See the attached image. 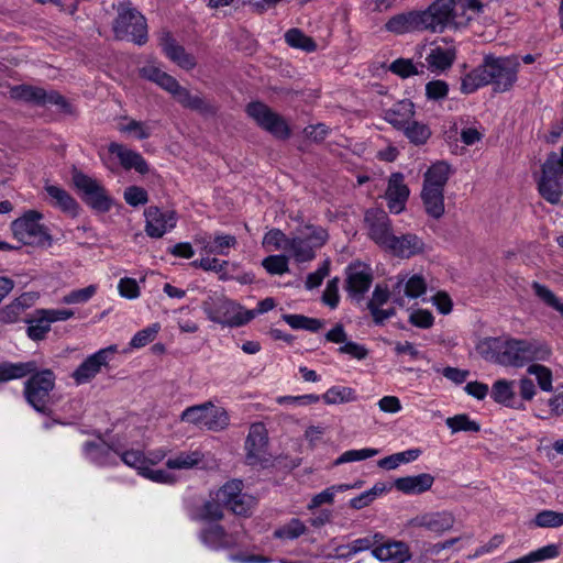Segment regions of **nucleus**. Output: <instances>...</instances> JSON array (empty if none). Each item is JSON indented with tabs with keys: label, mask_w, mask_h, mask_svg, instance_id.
<instances>
[{
	"label": "nucleus",
	"mask_w": 563,
	"mask_h": 563,
	"mask_svg": "<svg viewBox=\"0 0 563 563\" xmlns=\"http://www.w3.org/2000/svg\"><path fill=\"white\" fill-rule=\"evenodd\" d=\"M520 68L516 55H485L483 62L461 79V92L471 95L485 86H493L495 92L509 91L518 79Z\"/></svg>",
	"instance_id": "f257e3e1"
},
{
	"label": "nucleus",
	"mask_w": 563,
	"mask_h": 563,
	"mask_svg": "<svg viewBox=\"0 0 563 563\" xmlns=\"http://www.w3.org/2000/svg\"><path fill=\"white\" fill-rule=\"evenodd\" d=\"M243 482L232 479L222 485L218 490L210 493L209 499L202 505H188V517L194 521L218 522L223 519L224 509L231 510L238 516H249L255 499L242 493Z\"/></svg>",
	"instance_id": "f03ea898"
},
{
	"label": "nucleus",
	"mask_w": 563,
	"mask_h": 563,
	"mask_svg": "<svg viewBox=\"0 0 563 563\" xmlns=\"http://www.w3.org/2000/svg\"><path fill=\"white\" fill-rule=\"evenodd\" d=\"M481 356L503 366L522 367L533 361H545L551 351L544 344L509 338H485L477 344Z\"/></svg>",
	"instance_id": "7ed1b4c3"
},
{
	"label": "nucleus",
	"mask_w": 563,
	"mask_h": 563,
	"mask_svg": "<svg viewBox=\"0 0 563 563\" xmlns=\"http://www.w3.org/2000/svg\"><path fill=\"white\" fill-rule=\"evenodd\" d=\"M29 378L23 384L25 401L37 412L48 415L51 412V393L55 388L56 375L51 368L40 369L35 361V371L29 373Z\"/></svg>",
	"instance_id": "20e7f679"
},
{
	"label": "nucleus",
	"mask_w": 563,
	"mask_h": 563,
	"mask_svg": "<svg viewBox=\"0 0 563 563\" xmlns=\"http://www.w3.org/2000/svg\"><path fill=\"white\" fill-rule=\"evenodd\" d=\"M118 15L113 21L112 31L117 40H125L137 45L147 42V23L130 1L120 2L117 7Z\"/></svg>",
	"instance_id": "39448f33"
},
{
	"label": "nucleus",
	"mask_w": 563,
	"mask_h": 563,
	"mask_svg": "<svg viewBox=\"0 0 563 563\" xmlns=\"http://www.w3.org/2000/svg\"><path fill=\"white\" fill-rule=\"evenodd\" d=\"M421 19L424 31L442 33L446 29H459L471 21L460 18L456 0H434L426 10H421Z\"/></svg>",
	"instance_id": "423d86ee"
},
{
	"label": "nucleus",
	"mask_w": 563,
	"mask_h": 563,
	"mask_svg": "<svg viewBox=\"0 0 563 563\" xmlns=\"http://www.w3.org/2000/svg\"><path fill=\"white\" fill-rule=\"evenodd\" d=\"M180 421L220 432L229 427L230 416L223 407H217L212 401H206L187 407L180 415Z\"/></svg>",
	"instance_id": "0eeeda50"
},
{
	"label": "nucleus",
	"mask_w": 563,
	"mask_h": 563,
	"mask_svg": "<svg viewBox=\"0 0 563 563\" xmlns=\"http://www.w3.org/2000/svg\"><path fill=\"white\" fill-rule=\"evenodd\" d=\"M42 213L30 210L12 222L14 236L26 245L49 247L53 239L48 229L41 223Z\"/></svg>",
	"instance_id": "6e6552de"
},
{
	"label": "nucleus",
	"mask_w": 563,
	"mask_h": 563,
	"mask_svg": "<svg viewBox=\"0 0 563 563\" xmlns=\"http://www.w3.org/2000/svg\"><path fill=\"white\" fill-rule=\"evenodd\" d=\"M300 235L291 238L285 245V250L291 254L298 263L310 262L316 257V250L322 247L329 234L322 227L307 225Z\"/></svg>",
	"instance_id": "1a4fd4ad"
},
{
	"label": "nucleus",
	"mask_w": 563,
	"mask_h": 563,
	"mask_svg": "<svg viewBox=\"0 0 563 563\" xmlns=\"http://www.w3.org/2000/svg\"><path fill=\"white\" fill-rule=\"evenodd\" d=\"M202 310L210 321L224 327L238 328L247 323L244 307L224 297L203 301Z\"/></svg>",
	"instance_id": "9d476101"
},
{
	"label": "nucleus",
	"mask_w": 563,
	"mask_h": 563,
	"mask_svg": "<svg viewBox=\"0 0 563 563\" xmlns=\"http://www.w3.org/2000/svg\"><path fill=\"white\" fill-rule=\"evenodd\" d=\"M74 186L81 195V199L93 210L108 212L112 206V199L104 187L95 178L74 169L71 174Z\"/></svg>",
	"instance_id": "9b49d317"
},
{
	"label": "nucleus",
	"mask_w": 563,
	"mask_h": 563,
	"mask_svg": "<svg viewBox=\"0 0 563 563\" xmlns=\"http://www.w3.org/2000/svg\"><path fill=\"white\" fill-rule=\"evenodd\" d=\"M246 113L256 124L278 140L290 136V128L285 119L263 102L254 101L246 106Z\"/></svg>",
	"instance_id": "f8f14e48"
},
{
	"label": "nucleus",
	"mask_w": 563,
	"mask_h": 563,
	"mask_svg": "<svg viewBox=\"0 0 563 563\" xmlns=\"http://www.w3.org/2000/svg\"><path fill=\"white\" fill-rule=\"evenodd\" d=\"M11 96L16 100L30 102L35 106L44 107L48 104H55L60 109L62 112L66 114L74 113L73 106L59 92L55 90L46 91L40 87L20 85L11 89Z\"/></svg>",
	"instance_id": "ddd939ff"
},
{
	"label": "nucleus",
	"mask_w": 563,
	"mask_h": 563,
	"mask_svg": "<svg viewBox=\"0 0 563 563\" xmlns=\"http://www.w3.org/2000/svg\"><path fill=\"white\" fill-rule=\"evenodd\" d=\"M345 289L350 297L360 302L372 286L373 272L369 265L353 262L345 269Z\"/></svg>",
	"instance_id": "4468645a"
},
{
	"label": "nucleus",
	"mask_w": 563,
	"mask_h": 563,
	"mask_svg": "<svg viewBox=\"0 0 563 563\" xmlns=\"http://www.w3.org/2000/svg\"><path fill=\"white\" fill-rule=\"evenodd\" d=\"M364 223L368 238L377 245L387 249L394 234L391 221L385 210L372 208L366 210Z\"/></svg>",
	"instance_id": "2eb2a0df"
},
{
	"label": "nucleus",
	"mask_w": 563,
	"mask_h": 563,
	"mask_svg": "<svg viewBox=\"0 0 563 563\" xmlns=\"http://www.w3.org/2000/svg\"><path fill=\"white\" fill-rule=\"evenodd\" d=\"M118 352V345L112 344L104 349H100L96 353L88 356L73 373V378L80 385L90 382L101 371L102 366H107L109 361Z\"/></svg>",
	"instance_id": "dca6fc26"
},
{
	"label": "nucleus",
	"mask_w": 563,
	"mask_h": 563,
	"mask_svg": "<svg viewBox=\"0 0 563 563\" xmlns=\"http://www.w3.org/2000/svg\"><path fill=\"white\" fill-rule=\"evenodd\" d=\"M268 432L264 423H252L245 439V462L247 465H256L266 461Z\"/></svg>",
	"instance_id": "f3484780"
},
{
	"label": "nucleus",
	"mask_w": 563,
	"mask_h": 563,
	"mask_svg": "<svg viewBox=\"0 0 563 563\" xmlns=\"http://www.w3.org/2000/svg\"><path fill=\"white\" fill-rule=\"evenodd\" d=\"M146 220L145 232L150 238L159 239L176 227L175 211H162L156 206H150L144 211Z\"/></svg>",
	"instance_id": "a211bd4d"
},
{
	"label": "nucleus",
	"mask_w": 563,
	"mask_h": 563,
	"mask_svg": "<svg viewBox=\"0 0 563 563\" xmlns=\"http://www.w3.org/2000/svg\"><path fill=\"white\" fill-rule=\"evenodd\" d=\"M427 291V283L421 275L399 274L397 282L391 288L393 300L396 305L404 307L405 298L416 299Z\"/></svg>",
	"instance_id": "6ab92c4d"
},
{
	"label": "nucleus",
	"mask_w": 563,
	"mask_h": 563,
	"mask_svg": "<svg viewBox=\"0 0 563 563\" xmlns=\"http://www.w3.org/2000/svg\"><path fill=\"white\" fill-rule=\"evenodd\" d=\"M114 449L103 439L86 441L82 445V455L90 463L103 467L117 465Z\"/></svg>",
	"instance_id": "aec40b11"
},
{
	"label": "nucleus",
	"mask_w": 563,
	"mask_h": 563,
	"mask_svg": "<svg viewBox=\"0 0 563 563\" xmlns=\"http://www.w3.org/2000/svg\"><path fill=\"white\" fill-rule=\"evenodd\" d=\"M409 194L410 190L404 181V175L401 173L391 174L386 190V199L390 212L400 213L405 209Z\"/></svg>",
	"instance_id": "412c9836"
},
{
	"label": "nucleus",
	"mask_w": 563,
	"mask_h": 563,
	"mask_svg": "<svg viewBox=\"0 0 563 563\" xmlns=\"http://www.w3.org/2000/svg\"><path fill=\"white\" fill-rule=\"evenodd\" d=\"M562 174L558 172H548L545 165H542V174L538 180V191L540 196L551 205H559L563 196L561 183Z\"/></svg>",
	"instance_id": "4be33fe9"
},
{
	"label": "nucleus",
	"mask_w": 563,
	"mask_h": 563,
	"mask_svg": "<svg viewBox=\"0 0 563 563\" xmlns=\"http://www.w3.org/2000/svg\"><path fill=\"white\" fill-rule=\"evenodd\" d=\"M387 250L398 257L410 258L424 251V242L420 236L412 233L400 236L394 235Z\"/></svg>",
	"instance_id": "5701e85b"
},
{
	"label": "nucleus",
	"mask_w": 563,
	"mask_h": 563,
	"mask_svg": "<svg viewBox=\"0 0 563 563\" xmlns=\"http://www.w3.org/2000/svg\"><path fill=\"white\" fill-rule=\"evenodd\" d=\"M420 11L404 12L391 16L385 23V30L397 35L424 31Z\"/></svg>",
	"instance_id": "b1692460"
},
{
	"label": "nucleus",
	"mask_w": 563,
	"mask_h": 563,
	"mask_svg": "<svg viewBox=\"0 0 563 563\" xmlns=\"http://www.w3.org/2000/svg\"><path fill=\"white\" fill-rule=\"evenodd\" d=\"M161 46L165 55L179 67L190 70L196 67V58L186 52L184 46L177 44L169 32H164L161 37Z\"/></svg>",
	"instance_id": "393cba45"
},
{
	"label": "nucleus",
	"mask_w": 563,
	"mask_h": 563,
	"mask_svg": "<svg viewBox=\"0 0 563 563\" xmlns=\"http://www.w3.org/2000/svg\"><path fill=\"white\" fill-rule=\"evenodd\" d=\"M372 554L378 561H391L394 563H405L411 559L409 547L402 541L384 540L373 549Z\"/></svg>",
	"instance_id": "a878e982"
},
{
	"label": "nucleus",
	"mask_w": 563,
	"mask_h": 563,
	"mask_svg": "<svg viewBox=\"0 0 563 563\" xmlns=\"http://www.w3.org/2000/svg\"><path fill=\"white\" fill-rule=\"evenodd\" d=\"M454 521L455 519L451 512L440 511L418 516L411 520V525L441 534L450 530L453 527Z\"/></svg>",
	"instance_id": "bb28decb"
},
{
	"label": "nucleus",
	"mask_w": 563,
	"mask_h": 563,
	"mask_svg": "<svg viewBox=\"0 0 563 563\" xmlns=\"http://www.w3.org/2000/svg\"><path fill=\"white\" fill-rule=\"evenodd\" d=\"M108 151L119 158L120 164L124 169L129 170L133 168L142 175L148 173V165L140 153L129 150L122 144L115 142L109 144Z\"/></svg>",
	"instance_id": "cd10ccee"
},
{
	"label": "nucleus",
	"mask_w": 563,
	"mask_h": 563,
	"mask_svg": "<svg viewBox=\"0 0 563 563\" xmlns=\"http://www.w3.org/2000/svg\"><path fill=\"white\" fill-rule=\"evenodd\" d=\"M199 540L209 549L221 550L234 545V540L219 523H211L199 532Z\"/></svg>",
	"instance_id": "c85d7f7f"
},
{
	"label": "nucleus",
	"mask_w": 563,
	"mask_h": 563,
	"mask_svg": "<svg viewBox=\"0 0 563 563\" xmlns=\"http://www.w3.org/2000/svg\"><path fill=\"white\" fill-rule=\"evenodd\" d=\"M434 477L429 473L404 476L395 479L394 487L405 495H421L431 489Z\"/></svg>",
	"instance_id": "c756f323"
},
{
	"label": "nucleus",
	"mask_w": 563,
	"mask_h": 563,
	"mask_svg": "<svg viewBox=\"0 0 563 563\" xmlns=\"http://www.w3.org/2000/svg\"><path fill=\"white\" fill-rule=\"evenodd\" d=\"M453 169L450 164L444 161L433 163L423 175V189L434 188L440 191H444V187L448 184Z\"/></svg>",
	"instance_id": "7c9ffc66"
},
{
	"label": "nucleus",
	"mask_w": 563,
	"mask_h": 563,
	"mask_svg": "<svg viewBox=\"0 0 563 563\" xmlns=\"http://www.w3.org/2000/svg\"><path fill=\"white\" fill-rule=\"evenodd\" d=\"M514 383L507 379H498L492 386L490 397L495 402L514 409H525L522 401L518 400L514 390Z\"/></svg>",
	"instance_id": "2f4dec72"
},
{
	"label": "nucleus",
	"mask_w": 563,
	"mask_h": 563,
	"mask_svg": "<svg viewBox=\"0 0 563 563\" xmlns=\"http://www.w3.org/2000/svg\"><path fill=\"white\" fill-rule=\"evenodd\" d=\"M455 57V48L435 46L430 51L426 60L428 63V68L432 73H442L453 65Z\"/></svg>",
	"instance_id": "473e14b6"
},
{
	"label": "nucleus",
	"mask_w": 563,
	"mask_h": 563,
	"mask_svg": "<svg viewBox=\"0 0 563 563\" xmlns=\"http://www.w3.org/2000/svg\"><path fill=\"white\" fill-rule=\"evenodd\" d=\"M177 102L186 108L194 111H198L202 114H214L216 113V107L211 103L207 102L202 97L200 96H194L190 93L188 89L185 87H179L177 89V92L173 96Z\"/></svg>",
	"instance_id": "72a5a7b5"
},
{
	"label": "nucleus",
	"mask_w": 563,
	"mask_h": 563,
	"mask_svg": "<svg viewBox=\"0 0 563 563\" xmlns=\"http://www.w3.org/2000/svg\"><path fill=\"white\" fill-rule=\"evenodd\" d=\"M421 200L426 210V213L434 220H439L444 216V191L423 189L421 190Z\"/></svg>",
	"instance_id": "f704fd0d"
},
{
	"label": "nucleus",
	"mask_w": 563,
	"mask_h": 563,
	"mask_svg": "<svg viewBox=\"0 0 563 563\" xmlns=\"http://www.w3.org/2000/svg\"><path fill=\"white\" fill-rule=\"evenodd\" d=\"M35 371V360L26 362H1L0 383L27 377L29 373Z\"/></svg>",
	"instance_id": "c9c22d12"
},
{
	"label": "nucleus",
	"mask_w": 563,
	"mask_h": 563,
	"mask_svg": "<svg viewBox=\"0 0 563 563\" xmlns=\"http://www.w3.org/2000/svg\"><path fill=\"white\" fill-rule=\"evenodd\" d=\"M44 189L54 207L64 212H76L78 203L65 189L55 185H46Z\"/></svg>",
	"instance_id": "e433bc0d"
},
{
	"label": "nucleus",
	"mask_w": 563,
	"mask_h": 563,
	"mask_svg": "<svg viewBox=\"0 0 563 563\" xmlns=\"http://www.w3.org/2000/svg\"><path fill=\"white\" fill-rule=\"evenodd\" d=\"M205 454L199 451L179 452L166 461L169 470H190L203 461Z\"/></svg>",
	"instance_id": "4c0bfd02"
},
{
	"label": "nucleus",
	"mask_w": 563,
	"mask_h": 563,
	"mask_svg": "<svg viewBox=\"0 0 563 563\" xmlns=\"http://www.w3.org/2000/svg\"><path fill=\"white\" fill-rule=\"evenodd\" d=\"M29 296L26 294L12 300L0 310V321L2 323H15L21 319L22 313L30 307Z\"/></svg>",
	"instance_id": "58836bf2"
},
{
	"label": "nucleus",
	"mask_w": 563,
	"mask_h": 563,
	"mask_svg": "<svg viewBox=\"0 0 563 563\" xmlns=\"http://www.w3.org/2000/svg\"><path fill=\"white\" fill-rule=\"evenodd\" d=\"M421 453L422 451L420 449H409L407 451L398 452L380 459L377 462V465L383 470H395L401 464L416 461L421 455Z\"/></svg>",
	"instance_id": "ea45409f"
},
{
	"label": "nucleus",
	"mask_w": 563,
	"mask_h": 563,
	"mask_svg": "<svg viewBox=\"0 0 563 563\" xmlns=\"http://www.w3.org/2000/svg\"><path fill=\"white\" fill-rule=\"evenodd\" d=\"M398 110H389L386 113V120L397 130L405 131V126L411 121L413 115V103L410 101H401Z\"/></svg>",
	"instance_id": "a19ab883"
},
{
	"label": "nucleus",
	"mask_w": 563,
	"mask_h": 563,
	"mask_svg": "<svg viewBox=\"0 0 563 563\" xmlns=\"http://www.w3.org/2000/svg\"><path fill=\"white\" fill-rule=\"evenodd\" d=\"M282 319L294 330H306L316 333L324 327L323 320L303 314H283Z\"/></svg>",
	"instance_id": "79ce46f5"
},
{
	"label": "nucleus",
	"mask_w": 563,
	"mask_h": 563,
	"mask_svg": "<svg viewBox=\"0 0 563 563\" xmlns=\"http://www.w3.org/2000/svg\"><path fill=\"white\" fill-rule=\"evenodd\" d=\"M25 321L29 323L26 334L33 341L44 340L51 330V322L45 313H41V309L36 310L34 318Z\"/></svg>",
	"instance_id": "37998d69"
},
{
	"label": "nucleus",
	"mask_w": 563,
	"mask_h": 563,
	"mask_svg": "<svg viewBox=\"0 0 563 563\" xmlns=\"http://www.w3.org/2000/svg\"><path fill=\"white\" fill-rule=\"evenodd\" d=\"M308 528L303 521L299 518H291L288 522L274 531V538L292 541L306 534Z\"/></svg>",
	"instance_id": "c03bdc74"
},
{
	"label": "nucleus",
	"mask_w": 563,
	"mask_h": 563,
	"mask_svg": "<svg viewBox=\"0 0 563 563\" xmlns=\"http://www.w3.org/2000/svg\"><path fill=\"white\" fill-rule=\"evenodd\" d=\"M285 42L294 48H300L307 53L314 52L317 49V44L312 37L307 36L299 29H290L285 33Z\"/></svg>",
	"instance_id": "a18cd8bd"
},
{
	"label": "nucleus",
	"mask_w": 563,
	"mask_h": 563,
	"mask_svg": "<svg viewBox=\"0 0 563 563\" xmlns=\"http://www.w3.org/2000/svg\"><path fill=\"white\" fill-rule=\"evenodd\" d=\"M389 71L399 76L402 79L409 78L415 75L424 74V65H416L411 59L397 58L388 67Z\"/></svg>",
	"instance_id": "49530a36"
},
{
	"label": "nucleus",
	"mask_w": 563,
	"mask_h": 563,
	"mask_svg": "<svg viewBox=\"0 0 563 563\" xmlns=\"http://www.w3.org/2000/svg\"><path fill=\"white\" fill-rule=\"evenodd\" d=\"M322 399L327 405L345 404L356 400V395L351 387L333 386L322 395Z\"/></svg>",
	"instance_id": "de8ad7c7"
},
{
	"label": "nucleus",
	"mask_w": 563,
	"mask_h": 563,
	"mask_svg": "<svg viewBox=\"0 0 563 563\" xmlns=\"http://www.w3.org/2000/svg\"><path fill=\"white\" fill-rule=\"evenodd\" d=\"M404 134L415 145H423L431 136L430 128L418 121L411 120L409 124L405 126Z\"/></svg>",
	"instance_id": "09e8293b"
},
{
	"label": "nucleus",
	"mask_w": 563,
	"mask_h": 563,
	"mask_svg": "<svg viewBox=\"0 0 563 563\" xmlns=\"http://www.w3.org/2000/svg\"><path fill=\"white\" fill-rule=\"evenodd\" d=\"M531 288L534 291V295L548 307L558 311L561 316H563V301L558 298L554 292L548 288L545 285L540 284L539 282H533L531 284Z\"/></svg>",
	"instance_id": "8fccbe9b"
},
{
	"label": "nucleus",
	"mask_w": 563,
	"mask_h": 563,
	"mask_svg": "<svg viewBox=\"0 0 563 563\" xmlns=\"http://www.w3.org/2000/svg\"><path fill=\"white\" fill-rule=\"evenodd\" d=\"M445 424L451 430L452 433L456 432H478L481 430V426L475 420H472L468 415L460 413L453 417H449L445 420Z\"/></svg>",
	"instance_id": "3c124183"
},
{
	"label": "nucleus",
	"mask_w": 563,
	"mask_h": 563,
	"mask_svg": "<svg viewBox=\"0 0 563 563\" xmlns=\"http://www.w3.org/2000/svg\"><path fill=\"white\" fill-rule=\"evenodd\" d=\"M114 453L121 457V461L125 465L135 468L140 475L143 474L148 465L147 457L140 450H129L125 452L114 451Z\"/></svg>",
	"instance_id": "603ef678"
},
{
	"label": "nucleus",
	"mask_w": 563,
	"mask_h": 563,
	"mask_svg": "<svg viewBox=\"0 0 563 563\" xmlns=\"http://www.w3.org/2000/svg\"><path fill=\"white\" fill-rule=\"evenodd\" d=\"M190 265L195 268H201L206 272H214L220 273V279H228L224 268L229 265L228 261H220L217 257H202L200 260H195L190 263Z\"/></svg>",
	"instance_id": "864d4df0"
},
{
	"label": "nucleus",
	"mask_w": 563,
	"mask_h": 563,
	"mask_svg": "<svg viewBox=\"0 0 563 563\" xmlns=\"http://www.w3.org/2000/svg\"><path fill=\"white\" fill-rule=\"evenodd\" d=\"M379 453L378 449L365 448L361 450H349L342 453L334 462V466H339L341 464L364 461L366 459L376 456Z\"/></svg>",
	"instance_id": "5fc2aeb1"
},
{
	"label": "nucleus",
	"mask_w": 563,
	"mask_h": 563,
	"mask_svg": "<svg viewBox=\"0 0 563 563\" xmlns=\"http://www.w3.org/2000/svg\"><path fill=\"white\" fill-rule=\"evenodd\" d=\"M533 523L540 528H559L563 526V512L542 510L536 515Z\"/></svg>",
	"instance_id": "6e6d98bb"
},
{
	"label": "nucleus",
	"mask_w": 563,
	"mask_h": 563,
	"mask_svg": "<svg viewBox=\"0 0 563 563\" xmlns=\"http://www.w3.org/2000/svg\"><path fill=\"white\" fill-rule=\"evenodd\" d=\"M385 539V536L380 532H375L374 534H369L363 538H358L353 540L350 544L352 549V553L357 554L363 551H367L369 549H374L375 547L379 545L380 542H383Z\"/></svg>",
	"instance_id": "4d7b16f0"
},
{
	"label": "nucleus",
	"mask_w": 563,
	"mask_h": 563,
	"mask_svg": "<svg viewBox=\"0 0 563 563\" xmlns=\"http://www.w3.org/2000/svg\"><path fill=\"white\" fill-rule=\"evenodd\" d=\"M158 331H159L158 323H154L145 329L140 330L131 339L130 346L132 349H141V347L147 345L148 343L154 341Z\"/></svg>",
	"instance_id": "13d9d810"
},
{
	"label": "nucleus",
	"mask_w": 563,
	"mask_h": 563,
	"mask_svg": "<svg viewBox=\"0 0 563 563\" xmlns=\"http://www.w3.org/2000/svg\"><path fill=\"white\" fill-rule=\"evenodd\" d=\"M262 265L271 275H283L289 271L285 255H269L263 260Z\"/></svg>",
	"instance_id": "bf43d9fd"
},
{
	"label": "nucleus",
	"mask_w": 563,
	"mask_h": 563,
	"mask_svg": "<svg viewBox=\"0 0 563 563\" xmlns=\"http://www.w3.org/2000/svg\"><path fill=\"white\" fill-rule=\"evenodd\" d=\"M238 245L234 235L217 232L213 235V254L228 255L229 250Z\"/></svg>",
	"instance_id": "052dcab7"
},
{
	"label": "nucleus",
	"mask_w": 563,
	"mask_h": 563,
	"mask_svg": "<svg viewBox=\"0 0 563 563\" xmlns=\"http://www.w3.org/2000/svg\"><path fill=\"white\" fill-rule=\"evenodd\" d=\"M528 373L537 377L538 384L542 390H552V373L548 367L540 364H532L528 367Z\"/></svg>",
	"instance_id": "680f3d73"
},
{
	"label": "nucleus",
	"mask_w": 563,
	"mask_h": 563,
	"mask_svg": "<svg viewBox=\"0 0 563 563\" xmlns=\"http://www.w3.org/2000/svg\"><path fill=\"white\" fill-rule=\"evenodd\" d=\"M97 292V286L89 285L85 288L76 289L70 291L63 298V301L67 305L85 303L90 300Z\"/></svg>",
	"instance_id": "e2e57ef3"
},
{
	"label": "nucleus",
	"mask_w": 563,
	"mask_h": 563,
	"mask_svg": "<svg viewBox=\"0 0 563 563\" xmlns=\"http://www.w3.org/2000/svg\"><path fill=\"white\" fill-rule=\"evenodd\" d=\"M390 296L393 297V294H391V290H389L387 286L377 284L372 294V298L367 302V309L369 311H373L375 309L380 308L388 301Z\"/></svg>",
	"instance_id": "0e129e2a"
},
{
	"label": "nucleus",
	"mask_w": 563,
	"mask_h": 563,
	"mask_svg": "<svg viewBox=\"0 0 563 563\" xmlns=\"http://www.w3.org/2000/svg\"><path fill=\"white\" fill-rule=\"evenodd\" d=\"M330 272V260H324L322 264L319 266V268L308 274L306 278V288L307 289H313L319 287L323 279L329 275Z\"/></svg>",
	"instance_id": "69168bd1"
},
{
	"label": "nucleus",
	"mask_w": 563,
	"mask_h": 563,
	"mask_svg": "<svg viewBox=\"0 0 563 563\" xmlns=\"http://www.w3.org/2000/svg\"><path fill=\"white\" fill-rule=\"evenodd\" d=\"M449 85L444 80H431L426 85V96L430 100H441L448 96Z\"/></svg>",
	"instance_id": "338daca9"
},
{
	"label": "nucleus",
	"mask_w": 563,
	"mask_h": 563,
	"mask_svg": "<svg viewBox=\"0 0 563 563\" xmlns=\"http://www.w3.org/2000/svg\"><path fill=\"white\" fill-rule=\"evenodd\" d=\"M124 199L128 205L132 207H136L140 205H145L148 201L147 191L137 186H130L124 191Z\"/></svg>",
	"instance_id": "774afa93"
}]
</instances>
